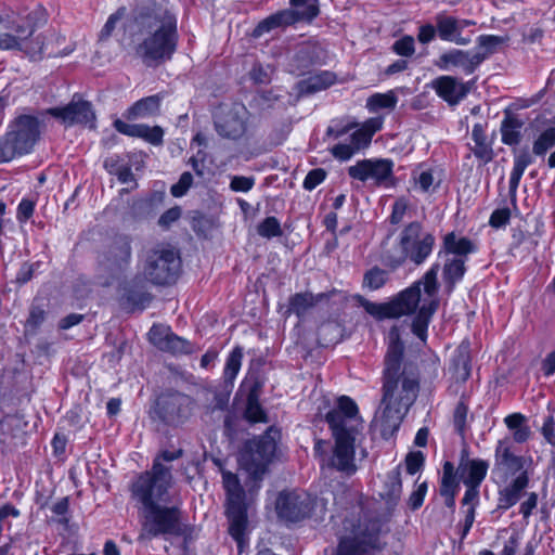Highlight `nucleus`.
Returning <instances> with one entry per match:
<instances>
[{"mask_svg":"<svg viewBox=\"0 0 555 555\" xmlns=\"http://www.w3.org/2000/svg\"><path fill=\"white\" fill-rule=\"evenodd\" d=\"M388 280V272L375 266L364 273L362 286L369 291H377L385 286Z\"/></svg>","mask_w":555,"mask_h":555,"instance_id":"obj_43","label":"nucleus"},{"mask_svg":"<svg viewBox=\"0 0 555 555\" xmlns=\"http://www.w3.org/2000/svg\"><path fill=\"white\" fill-rule=\"evenodd\" d=\"M372 138L365 132V130L360 126L350 134V143L357 151L369 146Z\"/></svg>","mask_w":555,"mask_h":555,"instance_id":"obj_57","label":"nucleus"},{"mask_svg":"<svg viewBox=\"0 0 555 555\" xmlns=\"http://www.w3.org/2000/svg\"><path fill=\"white\" fill-rule=\"evenodd\" d=\"M393 163L389 159H363L348 168V175L354 180L373 181L376 185L386 184L392 178Z\"/></svg>","mask_w":555,"mask_h":555,"instance_id":"obj_17","label":"nucleus"},{"mask_svg":"<svg viewBox=\"0 0 555 555\" xmlns=\"http://www.w3.org/2000/svg\"><path fill=\"white\" fill-rule=\"evenodd\" d=\"M406 209H408V202H406V199H404V198L397 199L393 203V205H392V211H391V215H390V222L392 224L400 223L403 220V218H404Z\"/></svg>","mask_w":555,"mask_h":555,"instance_id":"obj_63","label":"nucleus"},{"mask_svg":"<svg viewBox=\"0 0 555 555\" xmlns=\"http://www.w3.org/2000/svg\"><path fill=\"white\" fill-rule=\"evenodd\" d=\"M133 25L141 36L135 54L146 66L171 60L178 47L177 18L164 0H138Z\"/></svg>","mask_w":555,"mask_h":555,"instance_id":"obj_1","label":"nucleus"},{"mask_svg":"<svg viewBox=\"0 0 555 555\" xmlns=\"http://www.w3.org/2000/svg\"><path fill=\"white\" fill-rule=\"evenodd\" d=\"M505 42V39L500 36L494 35H481L477 38V43L480 49L483 50L482 53L478 52L480 55H485V60L492 53L496 52L498 48Z\"/></svg>","mask_w":555,"mask_h":555,"instance_id":"obj_48","label":"nucleus"},{"mask_svg":"<svg viewBox=\"0 0 555 555\" xmlns=\"http://www.w3.org/2000/svg\"><path fill=\"white\" fill-rule=\"evenodd\" d=\"M193 400L181 392H169L163 395L158 401V413L167 424L183 423L192 412Z\"/></svg>","mask_w":555,"mask_h":555,"instance_id":"obj_19","label":"nucleus"},{"mask_svg":"<svg viewBox=\"0 0 555 555\" xmlns=\"http://www.w3.org/2000/svg\"><path fill=\"white\" fill-rule=\"evenodd\" d=\"M403 349L399 339L393 340L385 356L383 409L379 416L383 436L392 435L398 430L420 390L418 375L414 367L401 365Z\"/></svg>","mask_w":555,"mask_h":555,"instance_id":"obj_3","label":"nucleus"},{"mask_svg":"<svg viewBox=\"0 0 555 555\" xmlns=\"http://www.w3.org/2000/svg\"><path fill=\"white\" fill-rule=\"evenodd\" d=\"M438 36L443 41L454 42L460 46H466L470 42L469 38L460 35L457 18L446 13H438L435 16Z\"/></svg>","mask_w":555,"mask_h":555,"instance_id":"obj_28","label":"nucleus"},{"mask_svg":"<svg viewBox=\"0 0 555 555\" xmlns=\"http://www.w3.org/2000/svg\"><path fill=\"white\" fill-rule=\"evenodd\" d=\"M398 98L393 91L386 93H374L366 101V108L371 113H376L380 109H393L397 105Z\"/></svg>","mask_w":555,"mask_h":555,"instance_id":"obj_41","label":"nucleus"},{"mask_svg":"<svg viewBox=\"0 0 555 555\" xmlns=\"http://www.w3.org/2000/svg\"><path fill=\"white\" fill-rule=\"evenodd\" d=\"M424 464V455L422 452H412L409 453L405 459L406 472L410 475L416 474Z\"/></svg>","mask_w":555,"mask_h":555,"instance_id":"obj_61","label":"nucleus"},{"mask_svg":"<svg viewBox=\"0 0 555 555\" xmlns=\"http://www.w3.org/2000/svg\"><path fill=\"white\" fill-rule=\"evenodd\" d=\"M47 113L61 120L65 126L88 125L90 128L95 127V114L92 104L78 94H75L67 105L49 108Z\"/></svg>","mask_w":555,"mask_h":555,"instance_id":"obj_15","label":"nucleus"},{"mask_svg":"<svg viewBox=\"0 0 555 555\" xmlns=\"http://www.w3.org/2000/svg\"><path fill=\"white\" fill-rule=\"evenodd\" d=\"M475 81L467 82L454 76H439L431 81V88L437 95L449 105H456L470 92Z\"/></svg>","mask_w":555,"mask_h":555,"instance_id":"obj_21","label":"nucleus"},{"mask_svg":"<svg viewBox=\"0 0 555 555\" xmlns=\"http://www.w3.org/2000/svg\"><path fill=\"white\" fill-rule=\"evenodd\" d=\"M147 336L154 347L173 356L190 354L194 351V346L191 341L178 336L170 327L162 324H154L150 328Z\"/></svg>","mask_w":555,"mask_h":555,"instance_id":"obj_18","label":"nucleus"},{"mask_svg":"<svg viewBox=\"0 0 555 555\" xmlns=\"http://www.w3.org/2000/svg\"><path fill=\"white\" fill-rule=\"evenodd\" d=\"M443 246L448 254L454 255V258H466L476 251L475 244L467 237H457L451 232L444 236Z\"/></svg>","mask_w":555,"mask_h":555,"instance_id":"obj_37","label":"nucleus"},{"mask_svg":"<svg viewBox=\"0 0 555 555\" xmlns=\"http://www.w3.org/2000/svg\"><path fill=\"white\" fill-rule=\"evenodd\" d=\"M35 210V203L31 199L23 198L18 206L16 211V219L18 222L24 223L27 220H29Z\"/></svg>","mask_w":555,"mask_h":555,"instance_id":"obj_56","label":"nucleus"},{"mask_svg":"<svg viewBox=\"0 0 555 555\" xmlns=\"http://www.w3.org/2000/svg\"><path fill=\"white\" fill-rule=\"evenodd\" d=\"M466 258L448 259L443 267V276L448 283L454 284L462 280L465 274Z\"/></svg>","mask_w":555,"mask_h":555,"instance_id":"obj_45","label":"nucleus"},{"mask_svg":"<svg viewBox=\"0 0 555 555\" xmlns=\"http://www.w3.org/2000/svg\"><path fill=\"white\" fill-rule=\"evenodd\" d=\"M180 268V257L173 249L157 247L147 254L143 272L151 283L169 285L176 282Z\"/></svg>","mask_w":555,"mask_h":555,"instance_id":"obj_11","label":"nucleus"},{"mask_svg":"<svg viewBox=\"0 0 555 555\" xmlns=\"http://www.w3.org/2000/svg\"><path fill=\"white\" fill-rule=\"evenodd\" d=\"M249 112L241 103L220 105L214 115L216 131L219 135L237 140L247 130Z\"/></svg>","mask_w":555,"mask_h":555,"instance_id":"obj_12","label":"nucleus"},{"mask_svg":"<svg viewBox=\"0 0 555 555\" xmlns=\"http://www.w3.org/2000/svg\"><path fill=\"white\" fill-rule=\"evenodd\" d=\"M511 211L508 208L495 209L489 220V224L492 228H502L509 222Z\"/></svg>","mask_w":555,"mask_h":555,"instance_id":"obj_60","label":"nucleus"},{"mask_svg":"<svg viewBox=\"0 0 555 555\" xmlns=\"http://www.w3.org/2000/svg\"><path fill=\"white\" fill-rule=\"evenodd\" d=\"M222 482L227 493V516L229 519V533L242 551L246 542L247 508L245 492L237 476L231 472H222Z\"/></svg>","mask_w":555,"mask_h":555,"instance_id":"obj_9","label":"nucleus"},{"mask_svg":"<svg viewBox=\"0 0 555 555\" xmlns=\"http://www.w3.org/2000/svg\"><path fill=\"white\" fill-rule=\"evenodd\" d=\"M392 50L398 55L412 56L415 52L414 38L412 36H403L393 43Z\"/></svg>","mask_w":555,"mask_h":555,"instance_id":"obj_51","label":"nucleus"},{"mask_svg":"<svg viewBox=\"0 0 555 555\" xmlns=\"http://www.w3.org/2000/svg\"><path fill=\"white\" fill-rule=\"evenodd\" d=\"M541 434L547 443L555 447V420L553 415H548L544 418Z\"/></svg>","mask_w":555,"mask_h":555,"instance_id":"obj_64","label":"nucleus"},{"mask_svg":"<svg viewBox=\"0 0 555 555\" xmlns=\"http://www.w3.org/2000/svg\"><path fill=\"white\" fill-rule=\"evenodd\" d=\"M438 270L439 264H434L422 280L401 291L388 302L377 304L361 298L360 304L370 315L377 320L398 319L415 313L411 326L412 333L425 341L428 325L438 308V301L435 298L438 289Z\"/></svg>","mask_w":555,"mask_h":555,"instance_id":"obj_2","label":"nucleus"},{"mask_svg":"<svg viewBox=\"0 0 555 555\" xmlns=\"http://www.w3.org/2000/svg\"><path fill=\"white\" fill-rule=\"evenodd\" d=\"M358 122L349 121L345 125L335 124L331 125L326 129V134L334 139H339L344 137L345 134L349 133L351 130L356 129L358 127Z\"/></svg>","mask_w":555,"mask_h":555,"instance_id":"obj_59","label":"nucleus"},{"mask_svg":"<svg viewBox=\"0 0 555 555\" xmlns=\"http://www.w3.org/2000/svg\"><path fill=\"white\" fill-rule=\"evenodd\" d=\"M192 183H193V176L189 171L183 172L181 175L179 181L176 184H173L170 189L172 196H175V197L183 196L188 192V190L191 188Z\"/></svg>","mask_w":555,"mask_h":555,"instance_id":"obj_54","label":"nucleus"},{"mask_svg":"<svg viewBox=\"0 0 555 555\" xmlns=\"http://www.w3.org/2000/svg\"><path fill=\"white\" fill-rule=\"evenodd\" d=\"M311 498L306 492L283 491L276 500V513L280 518L288 521H299L311 513Z\"/></svg>","mask_w":555,"mask_h":555,"instance_id":"obj_16","label":"nucleus"},{"mask_svg":"<svg viewBox=\"0 0 555 555\" xmlns=\"http://www.w3.org/2000/svg\"><path fill=\"white\" fill-rule=\"evenodd\" d=\"M344 327L335 320L323 322L318 328V343L322 347L338 344L343 338Z\"/></svg>","mask_w":555,"mask_h":555,"instance_id":"obj_38","label":"nucleus"},{"mask_svg":"<svg viewBox=\"0 0 555 555\" xmlns=\"http://www.w3.org/2000/svg\"><path fill=\"white\" fill-rule=\"evenodd\" d=\"M533 163L532 155L527 151L522 150L515 154L514 156V165L509 176L508 189L509 194L512 196L516 195L517 189L519 186L521 177L526 170V168Z\"/></svg>","mask_w":555,"mask_h":555,"instance_id":"obj_35","label":"nucleus"},{"mask_svg":"<svg viewBox=\"0 0 555 555\" xmlns=\"http://www.w3.org/2000/svg\"><path fill=\"white\" fill-rule=\"evenodd\" d=\"M1 50H18L27 54L31 59L40 56L43 52V39L37 38L35 46H25L20 37H15L13 33H4L0 35Z\"/></svg>","mask_w":555,"mask_h":555,"instance_id":"obj_30","label":"nucleus"},{"mask_svg":"<svg viewBox=\"0 0 555 555\" xmlns=\"http://www.w3.org/2000/svg\"><path fill=\"white\" fill-rule=\"evenodd\" d=\"M483 61L485 55H480L479 53L453 49L442 53L438 60L435 61V65L441 70L460 68L465 75H472Z\"/></svg>","mask_w":555,"mask_h":555,"instance_id":"obj_20","label":"nucleus"},{"mask_svg":"<svg viewBox=\"0 0 555 555\" xmlns=\"http://www.w3.org/2000/svg\"><path fill=\"white\" fill-rule=\"evenodd\" d=\"M280 438V430L269 427L263 435L250 439L244 444L238 463L255 482L261 481L266 474L275 455Z\"/></svg>","mask_w":555,"mask_h":555,"instance_id":"obj_7","label":"nucleus"},{"mask_svg":"<svg viewBox=\"0 0 555 555\" xmlns=\"http://www.w3.org/2000/svg\"><path fill=\"white\" fill-rule=\"evenodd\" d=\"M9 33H13L15 37H20L25 46H35V40L40 36L33 37L35 28L25 21H12L7 26Z\"/></svg>","mask_w":555,"mask_h":555,"instance_id":"obj_44","label":"nucleus"},{"mask_svg":"<svg viewBox=\"0 0 555 555\" xmlns=\"http://www.w3.org/2000/svg\"><path fill=\"white\" fill-rule=\"evenodd\" d=\"M181 509L178 506L157 504L142 509L141 532L139 541L152 540L156 537L180 535Z\"/></svg>","mask_w":555,"mask_h":555,"instance_id":"obj_10","label":"nucleus"},{"mask_svg":"<svg viewBox=\"0 0 555 555\" xmlns=\"http://www.w3.org/2000/svg\"><path fill=\"white\" fill-rule=\"evenodd\" d=\"M330 151L334 158L340 162L349 160L358 152L351 143L335 144Z\"/></svg>","mask_w":555,"mask_h":555,"instance_id":"obj_53","label":"nucleus"},{"mask_svg":"<svg viewBox=\"0 0 555 555\" xmlns=\"http://www.w3.org/2000/svg\"><path fill=\"white\" fill-rule=\"evenodd\" d=\"M326 178V171L323 168H315L308 172L306 176L302 186L308 191L314 190L321 184Z\"/></svg>","mask_w":555,"mask_h":555,"instance_id":"obj_52","label":"nucleus"},{"mask_svg":"<svg viewBox=\"0 0 555 555\" xmlns=\"http://www.w3.org/2000/svg\"><path fill=\"white\" fill-rule=\"evenodd\" d=\"M138 138L143 139L150 144L160 145L164 139V130L159 126L150 127L145 124H140V134Z\"/></svg>","mask_w":555,"mask_h":555,"instance_id":"obj_50","label":"nucleus"},{"mask_svg":"<svg viewBox=\"0 0 555 555\" xmlns=\"http://www.w3.org/2000/svg\"><path fill=\"white\" fill-rule=\"evenodd\" d=\"M528 473L521 472L515 479L499 491L498 507L506 511L514 506L521 498V494L528 487Z\"/></svg>","mask_w":555,"mask_h":555,"instance_id":"obj_26","label":"nucleus"},{"mask_svg":"<svg viewBox=\"0 0 555 555\" xmlns=\"http://www.w3.org/2000/svg\"><path fill=\"white\" fill-rule=\"evenodd\" d=\"M296 23L297 21L294 17L293 11L291 9H284L260 21L254 28L251 36L254 38H260L276 28H284Z\"/></svg>","mask_w":555,"mask_h":555,"instance_id":"obj_27","label":"nucleus"},{"mask_svg":"<svg viewBox=\"0 0 555 555\" xmlns=\"http://www.w3.org/2000/svg\"><path fill=\"white\" fill-rule=\"evenodd\" d=\"M435 244L434 234L426 231L421 222L412 221L400 232L398 245L384 253L383 263L391 270L400 268L406 260L421 266L431 255Z\"/></svg>","mask_w":555,"mask_h":555,"instance_id":"obj_4","label":"nucleus"},{"mask_svg":"<svg viewBox=\"0 0 555 555\" xmlns=\"http://www.w3.org/2000/svg\"><path fill=\"white\" fill-rule=\"evenodd\" d=\"M334 82L335 75L331 72L323 70L301 80L298 87L301 93L312 94L331 87Z\"/></svg>","mask_w":555,"mask_h":555,"instance_id":"obj_36","label":"nucleus"},{"mask_svg":"<svg viewBox=\"0 0 555 555\" xmlns=\"http://www.w3.org/2000/svg\"><path fill=\"white\" fill-rule=\"evenodd\" d=\"M245 417L250 423H266L268 421L264 410L254 395L248 396Z\"/></svg>","mask_w":555,"mask_h":555,"instance_id":"obj_47","label":"nucleus"},{"mask_svg":"<svg viewBox=\"0 0 555 555\" xmlns=\"http://www.w3.org/2000/svg\"><path fill=\"white\" fill-rule=\"evenodd\" d=\"M113 126L119 133L128 137L138 138L140 134V124H128L121 119H116Z\"/></svg>","mask_w":555,"mask_h":555,"instance_id":"obj_62","label":"nucleus"},{"mask_svg":"<svg viewBox=\"0 0 555 555\" xmlns=\"http://www.w3.org/2000/svg\"><path fill=\"white\" fill-rule=\"evenodd\" d=\"M289 4L297 22H311L320 12L318 0H289Z\"/></svg>","mask_w":555,"mask_h":555,"instance_id":"obj_39","label":"nucleus"},{"mask_svg":"<svg viewBox=\"0 0 555 555\" xmlns=\"http://www.w3.org/2000/svg\"><path fill=\"white\" fill-rule=\"evenodd\" d=\"M525 460L512 451L511 443L506 440H499L494 452V475H515L524 472Z\"/></svg>","mask_w":555,"mask_h":555,"instance_id":"obj_23","label":"nucleus"},{"mask_svg":"<svg viewBox=\"0 0 555 555\" xmlns=\"http://www.w3.org/2000/svg\"><path fill=\"white\" fill-rule=\"evenodd\" d=\"M489 462L481 459H469L467 449H463L457 468L454 467L455 479L465 486H480L487 476Z\"/></svg>","mask_w":555,"mask_h":555,"instance_id":"obj_22","label":"nucleus"},{"mask_svg":"<svg viewBox=\"0 0 555 555\" xmlns=\"http://www.w3.org/2000/svg\"><path fill=\"white\" fill-rule=\"evenodd\" d=\"M131 237L116 235L99 257V266L111 275H119L131 260Z\"/></svg>","mask_w":555,"mask_h":555,"instance_id":"obj_13","label":"nucleus"},{"mask_svg":"<svg viewBox=\"0 0 555 555\" xmlns=\"http://www.w3.org/2000/svg\"><path fill=\"white\" fill-rule=\"evenodd\" d=\"M40 137V124L37 117L20 115L13 119L7 132L0 137V164L29 154Z\"/></svg>","mask_w":555,"mask_h":555,"instance_id":"obj_6","label":"nucleus"},{"mask_svg":"<svg viewBox=\"0 0 555 555\" xmlns=\"http://www.w3.org/2000/svg\"><path fill=\"white\" fill-rule=\"evenodd\" d=\"M243 360V348L237 346L229 354L223 375L227 380L232 382L240 372Z\"/></svg>","mask_w":555,"mask_h":555,"instance_id":"obj_46","label":"nucleus"},{"mask_svg":"<svg viewBox=\"0 0 555 555\" xmlns=\"http://www.w3.org/2000/svg\"><path fill=\"white\" fill-rule=\"evenodd\" d=\"M356 437L335 438V448L331 457V466L347 475L357 470L354 463Z\"/></svg>","mask_w":555,"mask_h":555,"instance_id":"obj_25","label":"nucleus"},{"mask_svg":"<svg viewBox=\"0 0 555 555\" xmlns=\"http://www.w3.org/2000/svg\"><path fill=\"white\" fill-rule=\"evenodd\" d=\"M344 529L346 532L338 538L337 545L325 548L324 555H375L383 548L378 520L346 518Z\"/></svg>","mask_w":555,"mask_h":555,"instance_id":"obj_5","label":"nucleus"},{"mask_svg":"<svg viewBox=\"0 0 555 555\" xmlns=\"http://www.w3.org/2000/svg\"><path fill=\"white\" fill-rule=\"evenodd\" d=\"M160 102L162 96L159 94L143 98L128 108L127 117L137 119L156 115L159 112Z\"/></svg>","mask_w":555,"mask_h":555,"instance_id":"obj_33","label":"nucleus"},{"mask_svg":"<svg viewBox=\"0 0 555 555\" xmlns=\"http://www.w3.org/2000/svg\"><path fill=\"white\" fill-rule=\"evenodd\" d=\"M413 188L422 193H433L440 188L442 170L426 163L417 164L411 172Z\"/></svg>","mask_w":555,"mask_h":555,"instance_id":"obj_24","label":"nucleus"},{"mask_svg":"<svg viewBox=\"0 0 555 555\" xmlns=\"http://www.w3.org/2000/svg\"><path fill=\"white\" fill-rule=\"evenodd\" d=\"M384 488V491L380 493L384 499L388 501L399 499L402 491L401 473L399 467L393 468L386 475Z\"/></svg>","mask_w":555,"mask_h":555,"instance_id":"obj_42","label":"nucleus"},{"mask_svg":"<svg viewBox=\"0 0 555 555\" xmlns=\"http://www.w3.org/2000/svg\"><path fill=\"white\" fill-rule=\"evenodd\" d=\"M255 179L253 177L234 176L230 182V189L234 192H248L253 189Z\"/></svg>","mask_w":555,"mask_h":555,"instance_id":"obj_58","label":"nucleus"},{"mask_svg":"<svg viewBox=\"0 0 555 555\" xmlns=\"http://www.w3.org/2000/svg\"><path fill=\"white\" fill-rule=\"evenodd\" d=\"M326 297L327 296L323 293L318 295H313L309 292L296 293L289 297L287 312L294 313L301 319Z\"/></svg>","mask_w":555,"mask_h":555,"instance_id":"obj_29","label":"nucleus"},{"mask_svg":"<svg viewBox=\"0 0 555 555\" xmlns=\"http://www.w3.org/2000/svg\"><path fill=\"white\" fill-rule=\"evenodd\" d=\"M457 491L459 482L455 479L454 465L447 461L443 464L440 494L444 498V502L448 507L453 508L455 506V495Z\"/></svg>","mask_w":555,"mask_h":555,"instance_id":"obj_31","label":"nucleus"},{"mask_svg":"<svg viewBox=\"0 0 555 555\" xmlns=\"http://www.w3.org/2000/svg\"><path fill=\"white\" fill-rule=\"evenodd\" d=\"M358 406L349 397L343 396L337 400V405L327 412L325 420L332 430L334 438H346L354 436V428L351 425L357 418Z\"/></svg>","mask_w":555,"mask_h":555,"instance_id":"obj_14","label":"nucleus"},{"mask_svg":"<svg viewBox=\"0 0 555 555\" xmlns=\"http://www.w3.org/2000/svg\"><path fill=\"white\" fill-rule=\"evenodd\" d=\"M427 492V482L417 485L416 489L410 494L408 505L412 511L418 509L424 502Z\"/></svg>","mask_w":555,"mask_h":555,"instance_id":"obj_55","label":"nucleus"},{"mask_svg":"<svg viewBox=\"0 0 555 555\" xmlns=\"http://www.w3.org/2000/svg\"><path fill=\"white\" fill-rule=\"evenodd\" d=\"M257 233L261 237L272 238L282 235L281 223L275 217H267L257 227Z\"/></svg>","mask_w":555,"mask_h":555,"instance_id":"obj_49","label":"nucleus"},{"mask_svg":"<svg viewBox=\"0 0 555 555\" xmlns=\"http://www.w3.org/2000/svg\"><path fill=\"white\" fill-rule=\"evenodd\" d=\"M553 147H555V127H548L534 139L532 153L538 157L544 158Z\"/></svg>","mask_w":555,"mask_h":555,"instance_id":"obj_40","label":"nucleus"},{"mask_svg":"<svg viewBox=\"0 0 555 555\" xmlns=\"http://www.w3.org/2000/svg\"><path fill=\"white\" fill-rule=\"evenodd\" d=\"M172 485L170 468L154 460L152 469L142 473L132 483L133 499L142 504V509L169 502V488Z\"/></svg>","mask_w":555,"mask_h":555,"instance_id":"obj_8","label":"nucleus"},{"mask_svg":"<svg viewBox=\"0 0 555 555\" xmlns=\"http://www.w3.org/2000/svg\"><path fill=\"white\" fill-rule=\"evenodd\" d=\"M104 168L109 175L116 176L118 181L126 184L132 183L131 190L137 188L134 175L130 166L118 155H113L104 160Z\"/></svg>","mask_w":555,"mask_h":555,"instance_id":"obj_34","label":"nucleus"},{"mask_svg":"<svg viewBox=\"0 0 555 555\" xmlns=\"http://www.w3.org/2000/svg\"><path fill=\"white\" fill-rule=\"evenodd\" d=\"M522 127L524 121L520 118L511 113H506L500 128L502 142L509 146L518 145L521 140Z\"/></svg>","mask_w":555,"mask_h":555,"instance_id":"obj_32","label":"nucleus"}]
</instances>
